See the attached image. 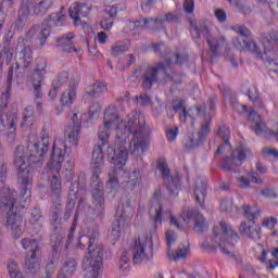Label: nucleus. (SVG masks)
Here are the masks:
<instances>
[{"mask_svg":"<svg viewBox=\"0 0 278 278\" xmlns=\"http://www.w3.org/2000/svg\"><path fill=\"white\" fill-rule=\"evenodd\" d=\"M144 115L137 113L118 122V113L116 108L109 106L104 112V125L99 132V140L108 142L110 140V130L116 128V144L109 148V162L117 168H123L127 164V149L123 147L127 140V136L132 134L129 151L131 155L137 157L144 153L147 144H149V134L144 131Z\"/></svg>","mask_w":278,"mask_h":278,"instance_id":"nucleus-1","label":"nucleus"},{"mask_svg":"<svg viewBox=\"0 0 278 278\" xmlns=\"http://www.w3.org/2000/svg\"><path fill=\"white\" fill-rule=\"evenodd\" d=\"M41 139L43 143L40 148L38 143L28 142L27 146H17L14 151V166L17 169V179L22 187L21 192V205L25 207V204L31 198V190L28 186H31V174L29 173V167L31 164H38L42 162V157L48 151L49 132L47 128L41 131Z\"/></svg>","mask_w":278,"mask_h":278,"instance_id":"nucleus-2","label":"nucleus"},{"mask_svg":"<svg viewBox=\"0 0 278 278\" xmlns=\"http://www.w3.org/2000/svg\"><path fill=\"white\" fill-rule=\"evenodd\" d=\"M238 239H239L238 235H233V230H231V228L228 227L227 223L220 222L219 225H216L213 228L211 244L203 243L202 247L205 250H208L210 248H219L224 254L228 256H232L233 254L230 248L235 245Z\"/></svg>","mask_w":278,"mask_h":278,"instance_id":"nucleus-3","label":"nucleus"},{"mask_svg":"<svg viewBox=\"0 0 278 278\" xmlns=\"http://www.w3.org/2000/svg\"><path fill=\"white\" fill-rule=\"evenodd\" d=\"M1 207L2 210H9L7 225L11 228L14 238H18L23 233V219L16 216V207H18L16 191L8 190L7 195L1 198Z\"/></svg>","mask_w":278,"mask_h":278,"instance_id":"nucleus-4","label":"nucleus"},{"mask_svg":"<svg viewBox=\"0 0 278 278\" xmlns=\"http://www.w3.org/2000/svg\"><path fill=\"white\" fill-rule=\"evenodd\" d=\"M101 266H103V248L91 242L83 261L85 278H100Z\"/></svg>","mask_w":278,"mask_h":278,"instance_id":"nucleus-5","label":"nucleus"},{"mask_svg":"<svg viewBox=\"0 0 278 278\" xmlns=\"http://www.w3.org/2000/svg\"><path fill=\"white\" fill-rule=\"evenodd\" d=\"M233 46L236 49H239V51H252V53H256V55L261 56L264 61H267V59L271 56L274 49L268 38H263V40L256 45L252 40H245L243 37H240L233 40Z\"/></svg>","mask_w":278,"mask_h":278,"instance_id":"nucleus-6","label":"nucleus"},{"mask_svg":"<svg viewBox=\"0 0 278 278\" xmlns=\"http://www.w3.org/2000/svg\"><path fill=\"white\" fill-rule=\"evenodd\" d=\"M190 31L194 38H200L201 35L204 36L208 41V47L211 51H216L222 42H218L214 37L211 36L212 24L208 21H202L200 26L197 25L194 18H189Z\"/></svg>","mask_w":278,"mask_h":278,"instance_id":"nucleus-7","label":"nucleus"},{"mask_svg":"<svg viewBox=\"0 0 278 278\" xmlns=\"http://www.w3.org/2000/svg\"><path fill=\"white\" fill-rule=\"evenodd\" d=\"M153 249V241L147 237L141 236L135 242V248L132 251V262L134 264H142L149 260V250Z\"/></svg>","mask_w":278,"mask_h":278,"instance_id":"nucleus-8","label":"nucleus"},{"mask_svg":"<svg viewBox=\"0 0 278 278\" xmlns=\"http://www.w3.org/2000/svg\"><path fill=\"white\" fill-rule=\"evenodd\" d=\"M45 75H47V62L38 64L33 73L31 81L37 108H40V99L42 98V81H45Z\"/></svg>","mask_w":278,"mask_h":278,"instance_id":"nucleus-9","label":"nucleus"},{"mask_svg":"<svg viewBox=\"0 0 278 278\" xmlns=\"http://www.w3.org/2000/svg\"><path fill=\"white\" fill-rule=\"evenodd\" d=\"M191 222L194 223V229L197 231H202V229L205 227V220L202 214L193 211L182 212L177 226L178 228H187Z\"/></svg>","mask_w":278,"mask_h":278,"instance_id":"nucleus-10","label":"nucleus"},{"mask_svg":"<svg viewBox=\"0 0 278 278\" xmlns=\"http://www.w3.org/2000/svg\"><path fill=\"white\" fill-rule=\"evenodd\" d=\"M103 148L101 146H96L92 151L91 156V168L93 170L91 179H99V173H101V167L103 166Z\"/></svg>","mask_w":278,"mask_h":278,"instance_id":"nucleus-11","label":"nucleus"},{"mask_svg":"<svg viewBox=\"0 0 278 278\" xmlns=\"http://www.w3.org/2000/svg\"><path fill=\"white\" fill-rule=\"evenodd\" d=\"M239 231L254 240H260L262 236V227L252 220L241 223Z\"/></svg>","mask_w":278,"mask_h":278,"instance_id":"nucleus-12","label":"nucleus"},{"mask_svg":"<svg viewBox=\"0 0 278 278\" xmlns=\"http://www.w3.org/2000/svg\"><path fill=\"white\" fill-rule=\"evenodd\" d=\"M175 111H176V114H178L181 123H185L187 117L195 118L199 115H204V112H201L200 108L198 106L191 108L189 111H187L185 103L182 101L176 104Z\"/></svg>","mask_w":278,"mask_h":278,"instance_id":"nucleus-13","label":"nucleus"},{"mask_svg":"<svg viewBox=\"0 0 278 278\" xmlns=\"http://www.w3.org/2000/svg\"><path fill=\"white\" fill-rule=\"evenodd\" d=\"M90 10H92L91 5L74 4L70 8V16L74 21L75 25H77L81 18H86V16L90 14Z\"/></svg>","mask_w":278,"mask_h":278,"instance_id":"nucleus-14","label":"nucleus"},{"mask_svg":"<svg viewBox=\"0 0 278 278\" xmlns=\"http://www.w3.org/2000/svg\"><path fill=\"white\" fill-rule=\"evenodd\" d=\"M250 155L251 150L244 144H239L232 152L230 163L236 166L242 165L243 161L250 157Z\"/></svg>","mask_w":278,"mask_h":278,"instance_id":"nucleus-15","label":"nucleus"},{"mask_svg":"<svg viewBox=\"0 0 278 278\" xmlns=\"http://www.w3.org/2000/svg\"><path fill=\"white\" fill-rule=\"evenodd\" d=\"M127 227H129V220H127V218H125L122 214L121 215L117 214L113 222V228H112L113 238L115 239L121 238V236L123 235V231H125Z\"/></svg>","mask_w":278,"mask_h":278,"instance_id":"nucleus-16","label":"nucleus"},{"mask_svg":"<svg viewBox=\"0 0 278 278\" xmlns=\"http://www.w3.org/2000/svg\"><path fill=\"white\" fill-rule=\"evenodd\" d=\"M157 170L163 175V179L169 190H173V187L175 186V179L170 175V168H168V164L165 161H159Z\"/></svg>","mask_w":278,"mask_h":278,"instance_id":"nucleus-17","label":"nucleus"},{"mask_svg":"<svg viewBox=\"0 0 278 278\" xmlns=\"http://www.w3.org/2000/svg\"><path fill=\"white\" fill-rule=\"evenodd\" d=\"M93 187L91 189V194L96 205H102L103 199V182L98 179H92Z\"/></svg>","mask_w":278,"mask_h":278,"instance_id":"nucleus-18","label":"nucleus"},{"mask_svg":"<svg viewBox=\"0 0 278 278\" xmlns=\"http://www.w3.org/2000/svg\"><path fill=\"white\" fill-rule=\"evenodd\" d=\"M26 268L30 270V273H36L40 270V253H27L26 254Z\"/></svg>","mask_w":278,"mask_h":278,"instance_id":"nucleus-19","label":"nucleus"},{"mask_svg":"<svg viewBox=\"0 0 278 278\" xmlns=\"http://www.w3.org/2000/svg\"><path fill=\"white\" fill-rule=\"evenodd\" d=\"M79 123H74L73 126L66 128L65 136L70 144L77 146V142H79Z\"/></svg>","mask_w":278,"mask_h":278,"instance_id":"nucleus-20","label":"nucleus"},{"mask_svg":"<svg viewBox=\"0 0 278 278\" xmlns=\"http://www.w3.org/2000/svg\"><path fill=\"white\" fill-rule=\"evenodd\" d=\"M157 81V68L152 67L149 68L144 76H143V81H142V88L146 90H151L153 84Z\"/></svg>","mask_w":278,"mask_h":278,"instance_id":"nucleus-21","label":"nucleus"},{"mask_svg":"<svg viewBox=\"0 0 278 278\" xmlns=\"http://www.w3.org/2000/svg\"><path fill=\"white\" fill-rule=\"evenodd\" d=\"M62 162H64V151L60 148H53L49 166L55 168V170H60L62 167Z\"/></svg>","mask_w":278,"mask_h":278,"instance_id":"nucleus-22","label":"nucleus"},{"mask_svg":"<svg viewBox=\"0 0 278 278\" xmlns=\"http://www.w3.org/2000/svg\"><path fill=\"white\" fill-rule=\"evenodd\" d=\"M142 184V173L140 169H134L128 177V181L125 185L126 190H134L137 186Z\"/></svg>","mask_w":278,"mask_h":278,"instance_id":"nucleus-23","label":"nucleus"},{"mask_svg":"<svg viewBox=\"0 0 278 278\" xmlns=\"http://www.w3.org/2000/svg\"><path fill=\"white\" fill-rule=\"evenodd\" d=\"M51 5H53V1L42 0L30 10V14H35L36 16H45V14L49 12Z\"/></svg>","mask_w":278,"mask_h":278,"instance_id":"nucleus-24","label":"nucleus"},{"mask_svg":"<svg viewBox=\"0 0 278 278\" xmlns=\"http://www.w3.org/2000/svg\"><path fill=\"white\" fill-rule=\"evenodd\" d=\"M50 190L52 192V199H54V203H59L60 200V194L62 193V181L58 177V175H53L51 185H50Z\"/></svg>","mask_w":278,"mask_h":278,"instance_id":"nucleus-25","label":"nucleus"},{"mask_svg":"<svg viewBox=\"0 0 278 278\" xmlns=\"http://www.w3.org/2000/svg\"><path fill=\"white\" fill-rule=\"evenodd\" d=\"M166 243H167V257L170 260V262L175 261V231L174 230H167L166 231Z\"/></svg>","mask_w":278,"mask_h":278,"instance_id":"nucleus-26","label":"nucleus"},{"mask_svg":"<svg viewBox=\"0 0 278 278\" xmlns=\"http://www.w3.org/2000/svg\"><path fill=\"white\" fill-rule=\"evenodd\" d=\"M175 16L173 15V13H167L164 18L161 20H144L143 21V25H146V27H151L152 29H157L160 27H162L163 23L170 22L174 21Z\"/></svg>","mask_w":278,"mask_h":278,"instance_id":"nucleus-27","label":"nucleus"},{"mask_svg":"<svg viewBox=\"0 0 278 278\" xmlns=\"http://www.w3.org/2000/svg\"><path fill=\"white\" fill-rule=\"evenodd\" d=\"M7 123L9 124V140H14L15 138V131H16V123H18V116L16 115V112H11L7 116Z\"/></svg>","mask_w":278,"mask_h":278,"instance_id":"nucleus-28","label":"nucleus"},{"mask_svg":"<svg viewBox=\"0 0 278 278\" xmlns=\"http://www.w3.org/2000/svg\"><path fill=\"white\" fill-rule=\"evenodd\" d=\"M249 121L252 123V129L255 130V134L261 135L265 129V125L263 124L261 116L255 112H251Z\"/></svg>","mask_w":278,"mask_h":278,"instance_id":"nucleus-29","label":"nucleus"},{"mask_svg":"<svg viewBox=\"0 0 278 278\" xmlns=\"http://www.w3.org/2000/svg\"><path fill=\"white\" fill-rule=\"evenodd\" d=\"M75 270H77V262L75 258H67L60 271V275H64L65 277L71 278V275H73Z\"/></svg>","mask_w":278,"mask_h":278,"instance_id":"nucleus-30","label":"nucleus"},{"mask_svg":"<svg viewBox=\"0 0 278 278\" xmlns=\"http://www.w3.org/2000/svg\"><path fill=\"white\" fill-rule=\"evenodd\" d=\"M7 268L10 278H25L23 273H21V267H18L16 261H9Z\"/></svg>","mask_w":278,"mask_h":278,"instance_id":"nucleus-31","label":"nucleus"},{"mask_svg":"<svg viewBox=\"0 0 278 278\" xmlns=\"http://www.w3.org/2000/svg\"><path fill=\"white\" fill-rule=\"evenodd\" d=\"M75 97H77V87H71L67 92H64L61 97V103L63 105H73V101H75Z\"/></svg>","mask_w":278,"mask_h":278,"instance_id":"nucleus-32","label":"nucleus"},{"mask_svg":"<svg viewBox=\"0 0 278 278\" xmlns=\"http://www.w3.org/2000/svg\"><path fill=\"white\" fill-rule=\"evenodd\" d=\"M22 247L23 249H25V251H28L27 253H39L40 251V245L38 244V241L34 239H23Z\"/></svg>","mask_w":278,"mask_h":278,"instance_id":"nucleus-33","label":"nucleus"},{"mask_svg":"<svg viewBox=\"0 0 278 278\" xmlns=\"http://www.w3.org/2000/svg\"><path fill=\"white\" fill-rule=\"evenodd\" d=\"M262 255L260 256V261L262 263H265L267 268H275V266H278V249H275V251L273 252V256L275 258V264H273L271 261H267L266 256H267V250H264L263 248H260Z\"/></svg>","mask_w":278,"mask_h":278,"instance_id":"nucleus-34","label":"nucleus"},{"mask_svg":"<svg viewBox=\"0 0 278 278\" xmlns=\"http://www.w3.org/2000/svg\"><path fill=\"white\" fill-rule=\"evenodd\" d=\"M205 119L207 121V123L202 126L201 135H192L190 137V142L188 143V146L190 148L198 146L199 142H200L199 138L202 137V136H205L208 132V130H210V124H208L210 116H206Z\"/></svg>","mask_w":278,"mask_h":278,"instance_id":"nucleus-35","label":"nucleus"},{"mask_svg":"<svg viewBox=\"0 0 278 278\" xmlns=\"http://www.w3.org/2000/svg\"><path fill=\"white\" fill-rule=\"evenodd\" d=\"M75 38V35L73 33L67 34L66 36H63L59 39V42L62 47H68L65 48V51L71 53V51H77V48L71 43V41Z\"/></svg>","mask_w":278,"mask_h":278,"instance_id":"nucleus-36","label":"nucleus"},{"mask_svg":"<svg viewBox=\"0 0 278 278\" xmlns=\"http://www.w3.org/2000/svg\"><path fill=\"white\" fill-rule=\"evenodd\" d=\"M206 192V186L203 181H198L194 189L195 200L198 203L202 204L204 202Z\"/></svg>","mask_w":278,"mask_h":278,"instance_id":"nucleus-37","label":"nucleus"},{"mask_svg":"<svg viewBox=\"0 0 278 278\" xmlns=\"http://www.w3.org/2000/svg\"><path fill=\"white\" fill-rule=\"evenodd\" d=\"M58 256L52 257L51 262L48 263L46 267V275L41 278H53V275L55 274V270L58 269L59 264Z\"/></svg>","mask_w":278,"mask_h":278,"instance_id":"nucleus-38","label":"nucleus"},{"mask_svg":"<svg viewBox=\"0 0 278 278\" xmlns=\"http://www.w3.org/2000/svg\"><path fill=\"white\" fill-rule=\"evenodd\" d=\"M104 92H108V87L101 83H97L92 86L90 91H87V97H99Z\"/></svg>","mask_w":278,"mask_h":278,"instance_id":"nucleus-39","label":"nucleus"},{"mask_svg":"<svg viewBox=\"0 0 278 278\" xmlns=\"http://www.w3.org/2000/svg\"><path fill=\"white\" fill-rule=\"evenodd\" d=\"M189 255V244L188 242L181 247L178 248V250L176 251V255H175V263L179 264V262L185 261Z\"/></svg>","mask_w":278,"mask_h":278,"instance_id":"nucleus-40","label":"nucleus"},{"mask_svg":"<svg viewBox=\"0 0 278 278\" xmlns=\"http://www.w3.org/2000/svg\"><path fill=\"white\" fill-rule=\"evenodd\" d=\"M277 223H278V219L276 217L267 216L263 218L262 226L263 228L271 231L276 227Z\"/></svg>","mask_w":278,"mask_h":278,"instance_id":"nucleus-41","label":"nucleus"},{"mask_svg":"<svg viewBox=\"0 0 278 278\" xmlns=\"http://www.w3.org/2000/svg\"><path fill=\"white\" fill-rule=\"evenodd\" d=\"M108 186H109V188H111V190H116V188H118V178L116 177L115 169H112L109 172Z\"/></svg>","mask_w":278,"mask_h":278,"instance_id":"nucleus-42","label":"nucleus"},{"mask_svg":"<svg viewBox=\"0 0 278 278\" xmlns=\"http://www.w3.org/2000/svg\"><path fill=\"white\" fill-rule=\"evenodd\" d=\"M249 98L253 101L255 109H264V103L258 99V96L253 89L252 91L249 92Z\"/></svg>","mask_w":278,"mask_h":278,"instance_id":"nucleus-43","label":"nucleus"},{"mask_svg":"<svg viewBox=\"0 0 278 278\" xmlns=\"http://www.w3.org/2000/svg\"><path fill=\"white\" fill-rule=\"evenodd\" d=\"M50 34H51L50 28L45 27L40 30V33H39V45L41 47H45V42H47V38H49Z\"/></svg>","mask_w":278,"mask_h":278,"instance_id":"nucleus-44","label":"nucleus"},{"mask_svg":"<svg viewBox=\"0 0 278 278\" xmlns=\"http://www.w3.org/2000/svg\"><path fill=\"white\" fill-rule=\"evenodd\" d=\"M40 220H42V214L40 213L39 208H35L31 212L30 223H31V225H38V223H40Z\"/></svg>","mask_w":278,"mask_h":278,"instance_id":"nucleus-45","label":"nucleus"},{"mask_svg":"<svg viewBox=\"0 0 278 278\" xmlns=\"http://www.w3.org/2000/svg\"><path fill=\"white\" fill-rule=\"evenodd\" d=\"M119 269L122 270V273H129V258L127 256L122 257Z\"/></svg>","mask_w":278,"mask_h":278,"instance_id":"nucleus-46","label":"nucleus"},{"mask_svg":"<svg viewBox=\"0 0 278 278\" xmlns=\"http://www.w3.org/2000/svg\"><path fill=\"white\" fill-rule=\"evenodd\" d=\"M264 155L273 159H278V150L273 149V148H264L263 149Z\"/></svg>","mask_w":278,"mask_h":278,"instance_id":"nucleus-47","label":"nucleus"},{"mask_svg":"<svg viewBox=\"0 0 278 278\" xmlns=\"http://www.w3.org/2000/svg\"><path fill=\"white\" fill-rule=\"evenodd\" d=\"M194 10V2L193 0H186L184 2V11L188 14H192Z\"/></svg>","mask_w":278,"mask_h":278,"instance_id":"nucleus-48","label":"nucleus"},{"mask_svg":"<svg viewBox=\"0 0 278 278\" xmlns=\"http://www.w3.org/2000/svg\"><path fill=\"white\" fill-rule=\"evenodd\" d=\"M53 205H54V210H53V218L54 220H58V216H60V214L62 213V203L55 202L53 200Z\"/></svg>","mask_w":278,"mask_h":278,"instance_id":"nucleus-49","label":"nucleus"},{"mask_svg":"<svg viewBox=\"0 0 278 278\" xmlns=\"http://www.w3.org/2000/svg\"><path fill=\"white\" fill-rule=\"evenodd\" d=\"M100 25H101L102 29L109 30L113 27L114 22L112 21V18H103L100 22Z\"/></svg>","mask_w":278,"mask_h":278,"instance_id":"nucleus-50","label":"nucleus"},{"mask_svg":"<svg viewBox=\"0 0 278 278\" xmlns=\"http://www.w3.org/2000/svg\"><path fill=\"white\" fill-rule=\"evenodd\" d=\"M215 17L219 23L226 22L227 15L224 10L218 9L215 11Z\"/></svg>","mask_w":278,"mask_h":278,"instance_id":"nucleus-51","label":"nucleus"},{"mask_svg":"<svg viewBox=\"0 0 278 278\" xmlns=\"http://www.w3.org/2000/svg\"><path fill=\"white\" fill-rule=\"evenodd\" d=\"M137 101L141 105H151V98L147 94L137 97Z\"/></svg>","mask_w":278,"mask_h":278,"instance_id":"nucleus-52","label":"nucleus"},{"mask_svg":"<svg viewBox=\"0 0 278 278\" xmlns=\"http://www.w3.org/2000/svg\"><path fill=\"white\" fill-rule=\"evenodd\" d=\"M233 30L244 37L251 35V31L249 29L244 28L243 26H236V27H233Z\"/></svg>","mask_w":278,"mask_h":278,"instance_id":"nucleus-53","label":"nucleus"},{"mask_svg":"<svg viewBox=\"0 0 278 278\" xmlns=\"http://www.w3.org/2000/svg\"><path fill=\"white\" fill-rule=\"evenodd\" d=\"M105 14H109L111 18H114L116 14H118V9L115 5L110 7L109 9L104 10Z\"/></svg>","mask_w":278,"mask_h":278,"instance_id":"nucleus-54","label":"nucleus"},{"mask_svg":"<svg viewBox=\"0 0 278 278\" xmlns=\"http://www.w3.org/2000/svg\"><path fill=\"white\" fill-rule=\"evenodd\" d=\"M34 126V118L24 117V121L22 123V127L25 129H29Z\"/></svg>","mask_w":278,"mask_h":278,"instance_id":"nucleus-55","label":"nucleus"},{"mask_svg":"<svg viewBox=\"0 0 278 278\" xmlns=\"http://www.w3.org/2000/svg\"><path fill=\"white\" fill-rule=\"evenodd\" d=\"M166 138L169 142H173V140H175V128H173V127L167 128Z\"/></svg>","mask_w":278,"mask_h":278,"instance_id":"nucleus-56","label":"nucleus"},{"mask_svg":"<svg viewBox=\"0 0 278 278\" xmlns=\"http://www.w3.org/2000/svg\"><path fill=\"white\" fill-rule=\"evenodd\" d=\"M98 42H100L101 45H104V42H108V34L100 31L98 33Z\"/></svg>","mask_w":278,"mask_h":278,"instance_id":"nucleus-57","label":"nucleus"},{"mask_svg":"<svg viewBox=\"0 0 278 278\" xmlns=\"http://www.w3.org/2000/svg\"><path fill=\"white\" fill-rule=\"evenodd\" d=\"M24 118H34V108L27 106L24 111Z\"/></svg>","mask_w":278,"mask_h":278,"instance_id":"nucleus-58","label":"nucleus"},{"mask_svg":"<svg viewBox=\"0 0 278 278\" xmlns=\"http://www.w3.org/2000/svg\"><path fill=\"white\" fill-rule=\"evenodd\" d=\"M267 68L270 71V72H275L278 74V63L274 62V61H270L268 62L267 64Z\"/></svg>","mask_w":278,"mask_h":278,"instance_id":"nucleus-59","label":"nucleus"},{"mask_svg":"<svg viewBox=\"0 0 278 278\" xmlns=\"http://www.w3.org/2000/svg\"><path fill=\"white\" fill-rule=\"evenodd\" d=\"M118 53H123V47L122 46H114L112 48V55H114V58H116V55H118Z\"/></svg>","mask_w":278,"mask_h":278,"instance_id":"nucleus-60","label":"nucleus"},{"mask_svg":"<svg viewBox=\"0 0 278 278\" xmlns=\"http://www.w3.org/2000/svg\"><path fill=\"white\" fill-rule=\"evenodd\" d=\"M100 111H101V109L99 106H97L96 109H94V106H90L89 114H90L91 118L97 116V114H99Z\"/></svg>","mask_w":278,"mask_h":278,"instance_id":"nucleus-61","label":"nucleus"},{"mask_svg":"<svg viewBox=\"0 0 278 278\" xmlns=\"http://www.w3.org/2000/svg\"><path fill=\"white\" fill-rule=\"evenodd\" d=\"M239 185L242 188H247V187H249L250 182L244 176H242L239 178Z\"/></svg>","mask_w":278,"mask_h":278,"instance_id":"nucleus-62","label":"nucleus"},{"mask_svg":"<svg viewBox=\"0 0 278 278\" xmlns=\"http://www.w3.org/2000/svg\"><path fill=\"white\" fill-rule=\"evenodd\" d=\"M235 109H236L240 114L247 112V105H244V104L237 103V104L235 105Z\"/></svg>","mask_w":278,"mask_h":278,"instance_id":"nucleus-63","label":"nucleus"},{"mask_svg":"<svg viewBox=\"0 0 278 278\" xmlns=\"http://www.w3.org/2000/svg\"><path fill=\"white\" fill-rule=\"evenodd\" d=\"M271 135L278 139V124L273 127Z\"/></svg>","mask_w":278,"mask_h":278,"instance_id":"nucleus-64","label":"nucleus"}]
</instances>
